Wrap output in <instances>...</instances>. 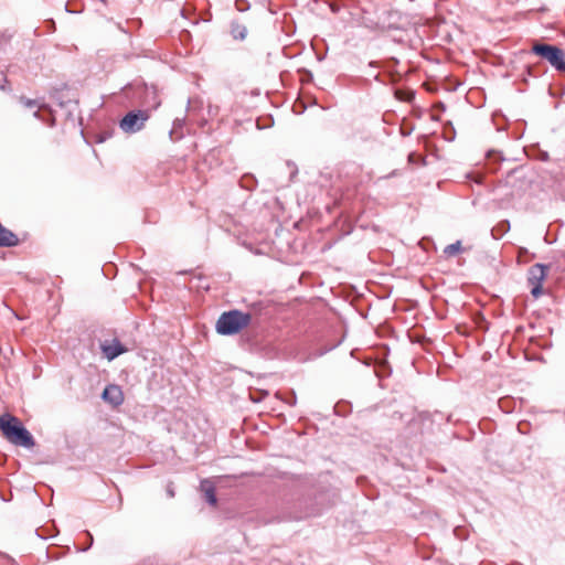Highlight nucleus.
I'll use <instances>...</instances> for the list:
<instances>
[{
	"label": "nucleus",
	"mask_w": 565,
	"mask_h": 565,
	"mask_svg": "<svg viewBox=\"0 0 565 565\" xmlns=\"http://www.w3.org/2000/svg\"><path fill=\"white\" fill-rule=\"evenodd\" d=\"M0 430L13 445L32 448L35 444L30 431L17 417L10 414H4L0 417Z\"/></svg>",
	"instance_id": "obj_1"
},
{
	"label": "nucleus",
	"mask_w": 565,
	"mask_h": 565,
	"mask_svg": "<svg viewBox=\"0 0 565 565\" xmlns=\"http://www.w3.org/2000/svg\"><path fill=\"white\" fill-rule=\"evenodd\" d=\"M252 320L250 313L239 310L223 312L216 321V331L223 335L236 334L246 328Z\"/></svg>",
	"instance_id": "obj_2"
},
{
	"label": "nucleus",
	"mask_w": 565,
	"mask_h": 565,
	"mask_svg": "<svg viewBox=\"0 0 565 565\" xmlns=\"http://www.w3.org/2000/svg\"><path fill=\"white\" fill-rule=\"evenodd\" d=\"M532 52L546 60L556 71L565 72L564 51L555 45L534 43Z\"/></svg>",
	"instance_id": "obj_3"
},
{
	"label": "nucleus",
	"mask_w": 565,
	"mask_h": 565,
	"mask_svg": "<svg viewBox=\"0 0 565 565\" xmlns=\"http://www.w3.org/2000/svg\"><path fill=\"white\" fill-rule=\"evenodd\" d=\"M149 119L148 110L129 111L119 122V127L127 134H134L141 130Z\"/></svg>",
	"instance_id": "obj_4"
},
{
	"label": "nucleus",
	"mask_w": 565,
	"mask_h": 565,
	"mask_svg": "<svg viewBox=\"0 0 565 565\" xmlns=\"http://www.w3.org/2000/svg\"><path fill=\"white\" fill-rule=\"evenodd\" d=\"M103 398L114 406L120 405L124 401L122 392L117 385H108L103 392Z\"/></svg>",
	"instance_id": "obj_5"
},
{
	"label": "nucleus",
	"mask_w": 565,
	"mask_h": 565,
	"mask_svg": "<svg viewBox=\"0 0 565 565\" xmlns=\"http://www.w3.org/2000/svg\"><path fill=\"white\" fill-rule=\"evenodd\" d=\"M548 267L542 264L533 265L529 270V282L530 284H542L546 277Z\"/></svg>",
	"instance_id": "obj_6"
},
{
	"label": "nucleus",
	"mask_w": 565,
	"mask_h": 565,
	"mask_svg": "<svg viewBox=\"0 0 565 565\" xmlns=\"http://www.w3.org/2000/svg\"><path fill=\"white\" fill-rule=\"evenodd\" d=\"M18 244V236L0 223V247H13Z\"/></svg>",
	"instance_id": "obj_7"
},
{
	"label": "nucleus",
	"mask_w": 565,
	"mask_h": 565,
	"mask_svg": "<svg viewBox=\"0 0 565 565\" xmlns=\"http://www.w3.org/2000/svg\"><path fill=\"white\" fill-rule=\"evenodd\" d=\"M102 351L104 355L109 360L116 359L121 353L126 352V349L118 340H114L110 344H102Z\"/></svg>",
	"instance_id": "obj_8"
},
{
	"label": "nucleus",
	"mask_w": 565,
	"mask_h": 565,
	"mask_svg": "<svg viewBox=\"0 0 565 565\" xmlns=\"http://www.w3.org/2000/svg\"><path fill=\"white\" fill-rule=\"evenodd\" d=\"M201 490L204 493L206 502L213 507L216 505L217 499L215 494V488L210 480H203L201 482Z\"/></svg>",
	"instance_id": "obj_9"
},
{
	"label": "nucleus",
	"mask_w": 565,
	"mask_h": 565,
	"mask_svg": "<svg viewBox=\"0 0 565 565\" xmlns=\"http://www.w3.org/2000/svg\"><path fill=\"white\" fill-rule=\"evenodd\" d=\"M231 34L235 40L243 41L247 36V28H246V25H244L237 21H234L231 24Z\"/></svg>",
	"instance_id": "obj_10"
},
{
	"label": "nucleus",
	"mask_w": 565,
	"mask_h": 565,
	"mask_svg": "<svg viewBox=\"0 0 565 565\" xmlns=\"http://www.w3.org/2000/svg\"><path fill=\"white\" fill-rule=\"evenodd\" d=\"M461 250V243L459 241L446 246L445 254L448 256H455Z\"/></svg>",
	"instance_id": "obj_11"
},
{
	"label": "nucleus",
	"mask_w": 565,
	"mask_h": 565,
	"mask_svg": "<svg viewBox=\"0 0 565 565\" xmlns=\"http://www.w3.org/2000/svg\"><path fill=\"white\" fill-rule=\"evenodd\" d=\"M20 103L26 108L40 107L39 100L20 97Z\"/></svg>",
	"instance_id": "obj_12"
},
{
	"label": "nucleus",
	"mask_w": 565,
	"mask_h": 565,
	"mask_svg": "<svg viewBox=\"0 0 565 565\" xmlns=\"http://www.w3.org/2000/svg\"><path fill=\"white\" fill-rule=\"evenodd\" d=\"M532 286V289H531V294L534 298H539L542 292H543V289H542V284H530Z\"/></svg>",
	"instance_id": "obj_13"
},
{
	"label": "nucleus",
	"mask_w": 565,
	"mask_h": 565,
	"mask_svg": "<svg viewBox=\"0 0 565 565\" xmlns=\"http://www.w3.org/2000/svg\"><path fill=\"white\" fill-rule=\"evenodd\" d=\"M167 493L170 498H173L174 497V490L172 488V484H168L167 487Z\"/></svg>",
	"instance_id": "obj_14"
},
{
	"label": "nucleus",
	"mask_w": 565,
	"mask_h": 565,
	"mask_svg": "<svg viewBox=\"0 0 565 565\" xmlns=\"http://www.w3.org/2000/svg\"><path fill=\"white\" fill-rule=\"evenodd\" d=\"M502 225H505L507 227H509V222H508V221H504V222L502 223Z\"/></svg>",
	"instance_id": "obj_15"
},
{
	"label": "nucleus",
	"mask_w": 565,
	"mask_h": 565,
	"mask_svg": "<svg viewBox=\"0 0 565 565\" xmlns=\"http://www.w3.org/2000/svg\"><path fill=\"white\" fill-rule=\"evenodd\" d=\"M88 537L90 539V543L93 542V536L90 533L87 532Z\"/></svg>",
	"instance_id": "obj_16"
}]
</instances>
